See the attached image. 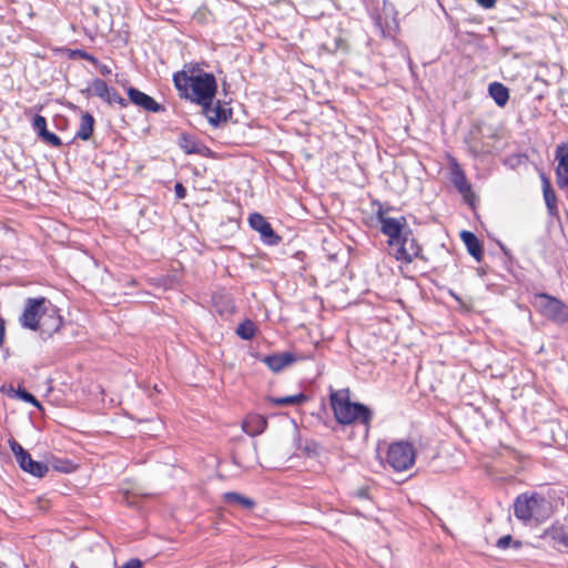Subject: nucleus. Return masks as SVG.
<instances>
[{
    "label": "nucleus",
    "mask_w": 568,
    "mask_h": 568,
    "mask_svg": "<svg viewBox=\"0 0 568 568\" xmlns=\"http://www.w3.org/2000/svg\"><path fill=\"white\" fill-rule=\"evenodd\" d=\"M329 404L337 423L342 425L361 424L364 426L365 435L368 434L373 412L362 403L352 402L348 388L338 390L331 388Z\"/></svg>",
    "instance_id": "nucleus-1"
},
{
    "label": "nucleus",
    "mask_w": 568,
    "mask_h": 568,
    "mask_svg": "<svg viewBox=\"0 0 568 568\" xmlns=\"http://www.w3.org/2000/svg\"><path fill=\"white\" fill-rule=\"evenodd\" d=\"M547 506L548 501L538 493L521 494L514 503V515L525 523L531 519L539 521L545 518Z\"/></svg>",
    "instance_id": "nucleus-2"
},
{
    "label": "nucleus",
    "mask_w": 568,
    "mask_h": 568,
    "mask_svg": "<svg viewBox=\"0 0 568 568\" xmlns=\"http://www.w3.org/2000/svg\"><path fill=\"white\" fill-rule=\"evenodd\" d=\"M216 91L217 83L213 73L200 70L195 72V69H192V81L187 100L199 105L213 102Z\"/></svg>",
    "instance_id": "nucleus-3"
},
{
    "label": "nucleus",
    "mask_w": 568,
    "mask_h": 568,
    "mask_svg": "<svg viewBox=\"0 0 568 568\" xmlns=\"http://www.w3.org/2000/svg\"><path fill=\"white\" fill-rule=\"evenodd\" d=\"M531 304L541 315L554 323L568 322V306L557 297L546 293H536L532 295Z\"/></svg>",
    "instance_id": "nucleus-4"
},
{
    "label": "nucleus",
    "mask_w": 568,
    "mask_h": 568,
    "mask_svg": "<svg viewBox=\"0 0 568 568\" xmlns=\"http://www.w3.org/2000/svg\"><path fill=\"white\" fill-rule=\"evenodd\" d=\"M415 448L413 444L404 440L392 443L386 453V463L395 471L409 469L415 463Z\"/></svg>",
    "instance_id": "nucleus-5"
},
{
    "label": "nucleus",
    "mask_w": 568,
    "mask_h": 568,
    "mask_svg": "<svg viewBox=\"0 0 568 568\" xmlns=\"http://www.w3.org/2000/svg\"><path fill=\"white\" fill-rule=\"evenodd\" d=\"M376 204L378 206L376 220L381 224V232L388 237L387 244L394 246L399 243V240L406 234L407 230H410L407 226V220L405 216L398 219L388 217L385 215L382 204L379 202Z\"/></svg>",
    "instance_id": "nucleus-6"
},
{
    "label": "nucleus",
    "mask_w": 568,
    "mask_h": 568,
    "mask_svg": "<svg viewBox=\"0 0 568 568\" xmlns=\"http://www.w3.org/2000/svg\"><path fill=\"white\" fill-rule=\"evenodd\" d=\"M49 304L50 301L43 296L27 298L24 310L19 317L20 325L23 328L37 331Z\"/></svg>",
    "instance_id": "nucleus-7"
},
{
    "label": "nucleus",
    "mask_w": 568,
    "mask_h": 568,
    "mask_svg": "<svg viewBox=\"0 0 568 568\" xmlns=\"http://www.w3.org/2000/svg\"><path fill=\"white\" fill-rule=\"evenodd\" d=\"M248 224L252 230L257 232L263 244L276 246L282 242V237L273 230L271 223L260 213L254 212L248 215Z\"/></svg>",
    "instance_id": "nucleus-8"
},
{
    "label": "nucleus",
    "mask_w": 568,
    "mask_h": 568,
    "mask_svg": "<svg viewBox=\"0 0 568 568\" xmlns=\"http://www.w3.org/2000/svg\"><path fill=\"white\" fill-rule=\"evenodd\" d=\"M394 246L397 247L394 254L397 261L412 263L415 258L423 257L422 246L414 237L412 230H407L406 234L399 240V243Z\"/></svg>",
    "instance_id": "nucleus-9"
},
{
    "label": "nucleus",
    "mask_w": 568,
    "mask_h": 568,
    "mask_svg": "<svg viewBox=\"0 0 568 568\" xmlns=\"http://www.w3.org/2000/svg\"><path fill=\"white\" fill-rule=\"evenodd\" d=\"M63 324V320L59 314L58 308L50 302L44 315H42V320L39 323V328L37 331L40 332V337L42 339H48L54 333H57Z\"/></svg>",
    "instance_id": "nucleus-10"
},
{
    "label": "nucleus",
    "mask_w": 568,
    "mask_h": 568,
    "mask_svg": "<svg viewBox=\"0 0 568 568\" xmlns=\"http://www.w3.org/2000/svg\"><path fill=\"white\" fill-rule=\"evenodd\" d=\"M202 113L207 119L209 123L217 128L221 123L226 122L232 116V109L227 106V103L216 101L201 104Z\"/></svg>",
    "instance_id": "nucleus-11"
},
{
    "label": "nucleus",
    "mask_w": 568,
    "mask_h": 568,
    "mask_svg": "<svg viewBox=\"0 0 568 568\" xmlns=\"http://www.w3.org/2000/svg\"><path fill=\"white\" fill-rule=\"evenodd\" d=\"M128 97L133 104L142 108L145 111L154 113L165 111V106L163 104L156 102L152 97L148 95L146 93L140 91L136 88H129Z\"/></svg>",
    "instance_id": "nucleus-12"
},
{
    "label": "nucleus",
    "mask_w": 568,
    "mask_h": 568,
    "mask_svg": "<svg viewBox=\"0 0 568 568\" xmlns=\"http://www.w3.org/2000/svg\"><path fill=\"white\" fill-rule=\"evenodd\" d=\"M450 180L464 199L468 201V197L471 195V185L469 184L464 170L455 159H453L450 164Z\"/></svg>",
    "instance_id": "nucleus-13"
},
{
    "label": "nucleus",
    "mask_w": 568,
    "mask_h": 568,
    "mask_svg": "<svg viewBox=\"0 0 568 568\" xmlns=\"http://www.w3.org/2000/svg\"><path fill=\"white\" fill-rule=\"evenodd\" d=\"M297 361L293 353H274L261 357L264 363L273 373H280L282 369Z\"/></svg>",
    "instance_id": "nucleus-14"
},
{
    "label": "nucleus",
    "mask_w": 568,
    "mask_h": 568,
    "mask_svg": "<svg viewBox=\"0 0 568 568\" xmlns=\"http://www.w3.org/2000/svg\"><path fill=\"white\" fill-rule=\"evenodd\" d=\"M18 464L22 470L38 478L44 477L49 470L48 466L44 463L33 460L29 453L22 456L18 460Z\"/></svg>",
    "instance_id": "nucleus-15"
},
{
    "label": "nucleus",
    "mask_w": 568,
    "mask_h": 568,
    "mask_svg": "<svg viewBox=\"0 0 568 568\" xmlns=\"http://www.w3.org/2000/svg\"><path fill=\"white\" fill-rule=\"evenodd\" d=\"M555 160L558 161V165L555 170L556 182L568 180V144H559L555 151Z\"/></svg>",
    "instance_id": "nucleus-16"
},
{
    "label": "nucleus",
    "mask_w": 568,
    "mask_h": 568,
    "mask_svg": "<svg viewBox=\"0 0 568 568\" xmlns=\"http://www.w3.org/2000/svg\"><path fill=\"white\" fill-rule=\"evenodd\" d=\"M266 426L267 420L265 417L252 414L244 419L242 427L247 435L254 437L261 435L265 430Z\"/></svg>",
    "instance_id": "nucleus-17"
},
{
    "label": "nucleus",
    "mask_w": 568,
    "mask_h": 568,
    "mask_svg": "<svg viewBox=\"0 0 568 568\" xmlns=\"http://www.w3.org/2000/svg\"><path fill=\"white\" fill-rule=\"evenodd\" d=\"M460 237L467 247L468 253L476 260L480 261L483 257V246L478 237L470 231H463Z\"/></svg>",
    "instance_id": "nucleus-18"
},
{
    "label": "nucleus",
    "mask_w": 568,
    "mask_h": 568,
    "mask_svg": "<svg viewBox=\"0 0 568 568\" xmlns=\"http://www.w3.org/2000/svg\"><path fill=\"white\" fill-rule=\"evenodd\" d=\"M489 95L493 98L495 103L503 108L509 100V90L506 85L500 82H493L488 87Z\"/></svg>",
    "instance_id": "nucleus-19"
},
{
    "label": "nucleus",
    "mask_w": 568,
    "mask_h": 568,
    "mask_svg": "<svg viewBox=\"0 0 568 568\" xmlns=\"http://www.w3.org/2000/svg\"><path fill=\"white\" fill-rule=\"evenodd\" d=\"M94 118L91 113H82L80 126L75 133V138L82 141H88L92 136L94 130Z\"/></svg>",
    "instance_id": "nucleus-20"
},
{
    "label": "nucleus",
    "mask_w": 568,
    "mask_h": 568,
    "mask_svg": "<svg viewBox=\"0 0 568 568\" xmlns=\"http://www.w3.org/2000/svg\"><path fill=\"white\" fill-rule=\"evenodd\" d=\"M191 81L192 73L189 75L185 71H179L173 74V83L181 98L189 99Z\"/></svg>",
    "instance_id": "nucleus-21"
},
{
    "label": "nucleus",
    "mask_w": 568,
    "mask_h": 568,
    "mask_svg": "<svg viewBox=\"0 0 568 568\" xmlns=\"http://www.w3.org/2000/svg\"><path fill=\"white\" fill-rule=\"evenodd\" d=\"M223 500L230 505H237L243 509H252L255 506V501L244 495L235 491H227L223 495Z\"/></svg>",
    "instance_id": "nucleus-22"
},
{
    "label": "nucleus",
    "mask_w": 568,
    "mask_h": 568,
    "mask_svg": "<svg viewBox=\"0 0 568 568\" xmlns=\"http://www.w3.org/2000/svg\"><path fill=\"white\" fill-rule=\"evenodd\" d=\"M548 536L559 546L568 548V525H552L548 530Z\"/></svg>",
    "instance_id": "nucleus-23"
},
{
    "label": "nucleus",
    "mask_w": 568,
    "mask_h": 568,
    "mask_svg": "<svg viewBox=\"0 0 568 568\" xmlns=\"http://www.w3.org/2000/svg\"><path fill=\"white\" fill-rule=\"evenodd\" d=\"M82 93H87L88 95L94 94L104 101L105 97L110 93V87L104 80L95 78L91 83V88L83 90Z\"/></svg>",
    "instance_id": "nucleus-24"
},
{
    "label": "nucleus",
    "mask_w": 568,
    "mask_h": 568,
    "mask_svg": "<svg viewBox=\"0 0 568 568\" xmlns=\"http://www.w3.org/2000/svg\"><path fill=\"white\" fill-rule=\"evenodd\" d=\"M307 399L308 397L304 393H298L296 395L271 398V402L276 406H288L304 404Z\"/></svg>",
    "instance_id": "nucleus-25"
},
{
    "label": "nucleus",
    "mask_w": 568,
    "mask_h": 568,
    "mask_svg": "<svg viewBox=\"0 0 568 568\" xmlns=\"http://www.w3.org/2000/svg\"><path fill=\"white\" fill-rule=\"evenodd\" d=\"M179 145L187 154H199L200 153V148H199L196 140L190 134L182 133L179 138Z\"/></svg>",
    "instance_id": "nucleus-26"
},
{
    "label": "nucleus",
    "mask_w": 568,
    "mask_h": 568,
    "mask_svg": "<svg viewBox=\"0 0 568 568\" xmlns=\"http://www.w3.org/2000/svg\"><path fill=\"white\" fill-rule=\"evenodd\" d=\"M256 333V326L253 321L246 318L239 324L236 334L244 341H251Z\"/></svg>",
    "instance_id": "nucleus-27"
},
{
    "label": "nucleus",
    "mask_w": 568,
    "mask_h": 568,
    "mask_svg": "<svg viewBox=\"0 0 568 568\" xmlns=\"http://www.w3.org/2000/svg\"><path fill=\"white\" fill-rule=\"evenodd\" d=\"M544 200L546 203V207L548 211V214L550 216H557L558 215V206H557V196L554 190H545L542 192Z\"/></svg>",
    "instance_id": "nucleus-28"
},
{
    "label": "nucleus",
    "mask_w": 568,
    "mask_h": 568,
    "mask_svg": "<svg viewBox=\"0 0 568 568\" xmlns=\"http://www.w3.org/2000/svg\"><path fill=\"white\" fill-rule=\"evenodd\" d=\"M528 161V156L525 153H513L505 158L504 164L511 170L525 164Z\"/></svg>",
    "instance_id": "nucleus-29"
},
{
    "label": "nucleus",
    "mask_w": 568,
    "mask_h": 568,
    "mask_svg": "<svg viewBox=\"0 0 568 568\" xmlns=\"http://www.w3.org/2000/svg\"><path fill=\"white\" fill-rule=\"evenodd\" d=\"M466 143L468 145L469 153L475 158H478V156L487 153V151L484 149V146L480 144V142L478 140H476L475 138L467 139Z\"/></svg>",
    "instance_id": "nucleus-30"
},
{
    "label": "nucleus",
    "mask_w": 568,
    "mask_h": 568,
    "mask_svg": "<svg viewBox=\"0 0 568 568\" xmlns=\"http://www.w3.org/2000/svg\"><path fill=\"white\" fill-rule=\"evenodd\" d=\"M43 142H45L47 144L51 145V146H54V148H60L62 145V141L61 139L50 132L48 129L44 130V132H42L40 135H38Z\"/></svg>",
    "instance_id": "nucleus-31"
},
{
    "label": "nucleus",
    "mask_w": 568,
    "mask_h": 568,
    "mask_svg": "<svg viewBox=\"0 0 568 568\" xmlns=\"http://www.w3.org/2000/svg\"><path fill=\"white\" fill-rule=\"evenodd\" d=\"M104 102L109 104L116 103L122 108H126L129 105V102L112 88H110V93L105 97Z\"/></svg>",
    "instance_id": "nucleus-32"
},
{
    "label": "nucleus",
    "mask_w": 568,
    "mask_h": 568,
    "mask_svg": "<svg viewBox=\"0 0 568 568\" xmlns=\"http://www.w3.org/2000/svg\"><path fill=\"white\" fill-rule=\"evenodd\" d=\"M17 396L21 400H23L26 403H29V404L38 407V408H41L40 402L36 398L34 395L29 393L26 388L19 387L18 390H17Z\"/></svg>",
    "instance_id": "nucleus-33"
},
{
    "label": "nucleus",
    "mask_w": 568,
    "mask_h": 568,
    "mask_svg": "<svg viewBox=\"0 0 568 568\" xmlns=\"http://www.w3.org/2000/svg\"><path fill=\"white\" fill-rule=\"evenodd\" d=\"M32 129L33 131L40 135L44 130H47V120L44 116L40 114H36L32 119Z\"/></svg>",
    "instance_id": "nucleus-34"
},
{
    "label": "nucleus",
    "mask_w": 568,
    "mask_h": 568,
    "mask_svg": "<svg viewBox=\"0 0 568 568\" xmlns=\"http://www.w3.org/2000/svg\"><path fill=\"white\" fill-rule=\"evenodd\" d=\"M11 452L14 454L17 462L24 456L28 452L14 439L9 440Z\"/></svg>",
    "instance_id": "nucleus-35"
},
{
    "label": "nucleus",
    "mask_w": 568,
    "mask_h": 568,
    "mask_svg": "<svg viewBox=\"0 0 568 568\" xmlns=\"http://www.w3.org/2000/svg\"><path fill=\"white\" fill-rule=\"evenodd\" d=\"M374 22H375V27L379 30L383 38H387V37H390V30H389V27L386 24L384 26L383 24V21H382V17L381 16H377L375 19H374Z\"/></svg>",
    "instance_id": "nucleus-36"
},
{
    "label": "nucleus",
    "mask_w": 568,
    "mask_h": 568,
    "mask_svg": "<svg viewBox=\"0 0 568 568\" xmlns=\"http://www.w3.org/2000/svg\"><path fill=\"white\" fill-rule=\"evenodd\" d=\"M513 542V538L510 535H506V536H503L500 537L497 542H496V546L499 548V549H506L510 546V544Z\"/></svg>",
    "instance_id": "nucleus-37"
},
{
    "label": "nucleus",
    "mask_w": 568,
    "mask_h": 568,
    "mask_svg": "<svg viewBox=\"0 0 568 568\" xmlns=\"http://www.w3.org/2000/svg\"><path fill=\"white\" fill-rule=\"evenodd\" d=\"M174 192H175V196L176 199L179 200H183L185 196H186V189L184 187V185L180 182H178L175 185H174Z\"/></svg>",
    "instance_id": "nucleus-38"
},
{
    "label": "nucleus",
    "mask_w": 568,
    "mask_h": 568,
    "mask_svg": "<svg viewBox=\"0 0 568 568\" xmlns=\"http://www.w3.org/2000/svg\"><path fill=\"white\" fill-rule=\"evenodd\" d=\"M70 59H82L85 50L82 49H65Z\"/></svg>",
    "instance_id": "nucleus-39"
},
{
    "label": "nucleus",
    "mask_w": 568,
    "mask_h": 568,
    "mask_svg": "<svg viewBox=\"0 0 568 568\" xmlns=\"http://www.w3.org/2000/svg\"><path fill=\"white\" fill-rule=\"evenodd\" d=\"M476 1L479 6H481L485 9H491L496 3V0H476Z\"/></svg>",
    "instance_id": "nucleus-40"
},
{
    "label": "nucleus",
    "mask_w": 568,
    "mask_h": 568,
    "mask_svg": "<svg viewBox=\"0 0 568 568\" xmlns=\"http://www.w3.org/2000/svg\"><path fill=\"white\" fill-rule=\"evenodd\" d=\"M6 336L4 320L0 316V347L3 345Z\"/></svg>",
    "instance_id": "nucleus-41"
},
{
    "label": "nucleus",
    "mask_w": 568,
    "mask_h": 568,
    "mask_svg": "<svg viewBox=\"0 0 568 568\" xmlns=\"http://www.w3.org/2000/svg\"><path fill=\"white\" fill-rule=\"evenodd\" d=\"M82 59L89 61L93 65H98L99 64V60L94 55H92L91 53H89L87 51L84 52Z\"/></svg>",
    "instance_id": "nucleus-42"
},
{
    "label": "nucleus",
    "mask_w": 568,
    "mask_h": 568,
    "mask_svg": "<svg viewBox=\"0 0 568 568\" xmlns=\"http://www.w3.org/2000/svg\"><path fill=\"white\" fill-rule=\"evenodd\" d=\"M95 67L99 68V71L101 72L102 75H110L112 72L111 68L106 64H102L99 62V64Z\"/></svg>",
    "instance_id": "nucleus-43"
},
{
    "label": "nucleus",
    "mask_w": 568,
    "mask_h": 568,
    "mask_svg": "<svg viewBox=\"0 0 568 568\" xmlns=\"http://www.w3.org/2000/svg\"><path fill=\"white\" fill-rule=\"evenodd\" d=\"M540 176L542 182V192H545V190H552L548 178L544 173H541Z\"/></svg>",
    "instance_id": "nucleus-44"
},
{
    "label": "nucleus",
    "mask_w": 568,
    "mask_h": 568,
    "mask_svg": "<svg viewBox=\"0 0 568 568\" xmlns=\"http://www.w3.org/2000/svg\"><path fill=\"white\" fill-rule=\"evenodd\" d=\"M500 248L506 255H508V250L503 244H500Z\"/></svg>",
    "instance_id": "nucleus-45"
},
{
    "label": "nucleus",
    "mask_w": 568,
    "mask_h": 568,
    "mask_svg": "<svg viewBox=\"0 0 568 568\" xmlns=\"http://www.w3.org/2000/svg\"><path fill=\"white\" fill-rule=\"evenodd\" d=\"M513 544H514L515 548H519L521 546L520 541H514Z\"/></svg>",
    "instance_id": "nucleus-46"
},
{
    "label": "nucleus",
    "mask_w": 568,
    "mask_h": 568,
    "mask_svg": "<svg viewBox=\"0 0 568 568\" xmlns=\"http://www.w3.org/2000/svg\"><path fill=\"white\" fill-rule=\"evenodd\" d=\"M70 568H78V566L74 562H72Z\"/></svg>",
    "instance_id": "nucleus-47"
}]
</instances>
